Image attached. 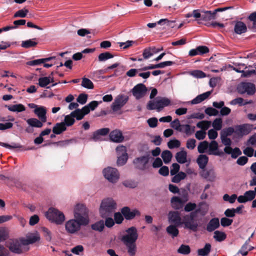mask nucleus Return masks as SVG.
Here are the masks:
<instances>
[{"label":"nucleus","instance_id":"obj_1","mask_svg":"<svg viewBox=\"0 0 256 256\" xmlns=\"http://www.w3.org/2000/svg\"><path fill=\"white\" fill-rule=\"evenodd\" d=\"M197 211L191 212L189 214H186L182 220L180 213L178 211H170L168 214V221L170 223L174 224L176 226L182 224L184 225V228L196 232L198 228V223L196 220H194Z\"/></svg>","mask_w":256,"mask_h":256},{"label":"nucleus","instance_id":"obj_2","mask_svg":"<svg viewBox=\"0 0 256 256\" xmlns=\"http://www.w3.org/2000/svg\"><path fill=\"white\" fill-rule=\"evenodd\" d=\"M126 234L121 238L122 242L126 246L128 252L130 256L136 254V242L138 238L137 229L134 226H132L126 230Z\"/></svg>","mask_w":256,"mask_h":256},{"label":"nucleus","instance_id":"obj_3","mask_svg":"<svg viewBox=\"0 0 256 256\" xmlns=\"http://www.w3.org/2000/svg\"><path fill=\"white\" fill-rule=\"evenodd\" d=\"M216 16L212 11L202 10V18L198 20V24H202L208 27L222 28L224 27V24L218 22L213 20L216 19Z\"/></svg>","mask_w":256,"mask_h":256},{"label":"nucleus","instance_id":"obj_4","mask_svg":"<svg viewBox=\"0 0 256 256\" xmlns=\"http://www.w3.org/2000/svg\"><path fill=\"white\" fill-rule=\"evenodd\" d=\"M116 208V204L112 198H107L102 200L100 212L102 218H105L112 215Z\"/></svg>","mask_w":256,"mask_h":256},{"label":"nucleus","instance_id":"obj_5","mask_svg":"<svg viewBox=\"0 0 256 256\" xmlns=\"http://www.w3.org/2000/svg\"><path fill=\"white\" fill-rule=\"evenodd\" d=\"M74 216L76 220L83 224V226H86L88 224V210L84 204H78L76 206L74 210Z\"/></svg>","mask_w":256,"mask_h":256},{"label":"nucleus","instance_id":"obj_6","mask_svg":"<svg viewBox=\"0 0 256 256\" xmlns=\"http://www.w3.org/2000/svg\"><path fill=\"white\" fill-rule=\"evenodd\" d=\"M46 216L51 222L62 224L65 220L64 214L58 210L50 208L46 213Z\"/></svg>","mask_w":256,"mask_h":256},{"label":"nucleus","instance_id":"obj_7","mask_svg":"<svg viewBox=\"0 0 256 256\" xmlns=\"http://www.w3.org/2000/svg\"><path fill=\"white\" fill-rule=\"evenodd\" d=\"M102 172L104 178L113 184L116 183L120 178L119 172L116 168L108 167L103 170Z\"/></svg>","mask_w":256,"mask_h":256},{"label":"nucleus","instance_id":"obj_8","mask_svg":"<svg viewBox=\"0 0 256 256\" xmlns=\"http://www.w3.org/2000/svg\"><path fill=\"white\" fill-rule=\"evenodd\" d=\"M8 246L9 250L11 252L17 254H20L28 250V248H26L25 245L23 244V242L22 241V238L19 240H12L9 243V246Z\"/></svg>","mask_w":256,"mask_h":256},{"label":"nucleus","instance_id":"obj_9","mask_svg":"<svg viewBox=\"0 0 256 256\" xmlns=\"http://www.w3.org/2000/svg\"><path fill=\"white\" fill-rule=\"evenodd\" d=\"M238 92L240 94H246L248 95H253L256 92V87L251 82H242L237 86Z\"/></svg>","mask_w":256,"mask_h":256},{"label":"nucleus","instance_id":"obj_10","mask_svg":"<svg viewBox=\"0 0 256 256\" xmlns=\"http://www.w3.org/2000/svg\"><path fill=\"white\" fill-rule=\"evenodd\" d=\"M253 128V125L249 124H244L235 126L234 133L240 137L249 134Z\"/></svg>","mask_w":256,"mask_h":256},{"label":"nucleus","instance_id":"obj_11","mask_svg":"<svg viewBox=\"0 0 256 256\" xmlns=\"http://www.w3.org/2000/svg\"><path fill=\"white\" fill-rule=\"evenodd\" d=\"M128 100V97L124 94L118 96L114 102L112 104V109L114 112H117L127 102Z\"/></svg>","mask_w":256,"mask_h":256},{"label":"nucleus","instance_id":"obj_12","mask_svg":"<svg viewBox=\"0 0 256 256\" xmlns=\"http://www.w3.org/2000/svg\"><path fill=\"white\" fill-rule=\"evenodd\" d=\"M121 212L126 220L134 219L136 216H140V212L137 209L134 208L132 210L128 206H124L121 210Z\"/></svg>","mask_w":256,"mask_h":256},{"label":"nucleus","instance_id":"obj_13","mask_svg":"<svg viewBox=\"0 0 256 256\" xmlns=\"http://www.w3.org/2000/svg\"><path fill=\"white\" fill-rule=\"evenodd\" d=\"M83 224H81L80 220H70L68 221L65 225L66 229L70 234H74L78 231L80 228L81 226Z\"/></svg>","mask_w":256,"mask_h":256},{"label":"nucleus","instance_id":"obj_14","mask_svg":"<svg viewBox=\"0 0 256 256\" xmlns=\"http://www.w3.org/2000/svg\"><path fill=\"white\" fill-rule=\"evenodd\" d=\"M147 90V88L144 84H138L134 87L132 92L136 99H140L144 96Z\"/></svg>","mask_w":256,"mask_h":256},{"label":"nucleus","instance_id":"obj_15","mask_svg":"<svg viewBox=\"0 0 256 256\" xmlns=\"http://www.w3.org/2000/svg\"><path fill=\"white\" fill-rule=\"evenodd\" d=\"M110 128H107L98 130L93 132L92 136L90 140L94 142L102 140V138L101 136H106L110 132Z\"/></svg>","mask_w":256,"mask_h":256},{"label":"nucleus","instance_id":"obj_16","mask_svg":"<svg viewBox=\"0 0 256 256\" xmlns=\"http://www.w3.org/2000/svg\"><path fill=\"white\" fill-rule=\"evenodd\" d=\"M256 197V194L254 190H248L245 192L244 195L240 196L238 198V201L240 203H245L253 200Z\"/></svg>","mask_w":256,"mask_h":256},{"label":"nucleus","instance_id":"obj_17","mask_svg":"<svg viewBox=\"0 0 256 256\" xmlns=\"http://www.w3.org/2000/svg\"><path fill=\"white\" fill-rule=\"evenodd\" d=\"M208 154L214 156H222L223 154L222 152H218V143L214 140H212L210 144L208 143Z\"/></svg>","mask_w":256,"mask_h":256},{"label":"nucleus","instance_id":"obj_18","mask_svg":"<svg viewBox=\"0 0 256 256\" xmlns=\"http://www.w3.org/2000/svg\"><path fill=\"white\" fill-rule=\"evenodd\" d=\"M109 136L110 140L116 142H122L124 139L122 132L120 130H117L111 132Z\"/></svg>","mask_w":256,"mask_h":256},{"label":"nucleus","instance_id":"obj_19","mask_svg":"<svg viewBox=\"0 0 256 256\" xmlns=\"http://www.w3.org/2000/svg\"><path fill=\"white\" fill-rule=\"evenodd\" d=\"M174 22L175 20H170L167 18H164L160 20L156 23H148L147 24V26L150 28H153L156 26V24H166V26L173 28L174 26Z\"/></svg>","mask_w":256,"mask_h":256},{"label":"nucleus","instance_id":"obj_20","mask_svg":"<svg viewBox=\"0 0 256 256\" xmlns=\"http://www.w3.org/2000/svg\"><path fill=\"white\" fill-rule=\"evenodd\" d=\"M200 172V176L204 178L214 181L216 178L214 170L213 168L206 170L205 168Z\"/></svg>","mask_w":256,"mask_h":256},{"label":"nucleus","instance_id":"obj_21","mask_svg":"<svg viewBox=\"0 0 256 256\" xmlns=\"http://www.w3.org/2000/svg\"><path fill=\"white\" fill-rule=\"evenodd\" d=\"M170 202L172 207L175 210H178L183 207L185 202L180 197L174 196L171 198Z\"/></svg>","mask_w":256,"mask_h":256},{"label":"nucleus","instance_id":"obj_22","mask_svg":"<svg viewBox=\"0 0 256 256\" xmlns=\"http://www.w3.org/2000/svg\"><path fill=\"white\" fill-rule=\"evenodd\" d=\"M220 226V220L217 218H212L208 224L206 230L208 232H212L218 228Z\"/></svg>","mask_w":256,"mask_h":256},{"label":"nucleus","instance_id":"obj_23","mask_svg":"<svg viewBox=\"0 0 256 256\" xmlns=\"http://www.w3.org/2000/svg\"><path fill=\"white\" fill-rule=\"evenodd\" d=\"M40 240V237L38 234H31L27 236L26 238H22V241L23 244L26 247L29 244H34Z\"/></svg>","mask_w":256,"mask_h":256},{"label":"nucleus","instance_id":"obj_24","mask_svg":"<svg viewBox=\"0 0 256 256\" xmlns=\"http://www.w3.org/2000/svg\"><path fill=\"white\" fill-rule=\"evenodd\" d=\"M34 112L42 122H46V110L44 106L36 108L34 110Z\"/></svg>","mask_w":256,"mask_h":256},{"label":"nucleus","instance_id":"obj_25","mask_svg":"<svg viewBox=\"0 0 256 256\" xmlns=\"http://www.w3.org/2000/svg\"><path fill=\"white\" fill-rule=\"evenodd\" d=\"M247 30L246 24L242 22L238 21L236 22L234 31L235 33L238 34H241L245 33Z\"/></svg>","mask_w":256,"mask_h":256},{"label":"nucleus","instance_id":"obj_26","mask_svg":"<svg viewBox=\"0 0 256 256\" xmlns=\"http://www.w3.org/2000/svg\"><path fill=\"white\" fill-rule=\"evenodd\" d=\"M170 104V100L167 98L163 97L156 100V105L158 106V112H160L164 108L169 106Z\"/></svg>","mask_w":256,"mask_h":256},{"label":"nucleus","instance_id":"obj_27","mask_svg":"<svg viewBox=\"0 0 256 256\" xmlns=\"http://www.w3.org/2000/svg\"><path fill=\"white\" fill-rule=\"evenodd\" d=\"M211 94V92L208 91L204 92L202 94L198 95L192 100L190 101V103L192 104H196L200 103L202 101L208 98Z\"/></svg>","mask_w":256,"mask_h":256},{"label":"nucleus","instance_id":"obj_28","mask_svg":"<svg viewBox=\"0 0 256 256\" xmlns=\"http://www.w3.org/2000/svg\"><path fill=\"white\" fill-rule=\"evenodd\" d=\"M208 162V157L206 154H200L197 158L198 164L201 169L206 168Z\"/></svg>","mask_w":256,"mask_h":256},{"label":"nucleus","instance_id":"obj_29","mask_svg":"<svg viewBox=\"0 0 256 256\" xmlns=\"http://www.w3.org/2000/svg\"><path fill=\"white\" fill-rule=\"evenodd\" d=\"M8 109L12 112H20L26 110V107L24 105L21 104H11L9 106H6Z\"/></svg>","mask_w":256,"mask_h":256},{"label":"nucleus","instance_id":"obj_30","mask_svg":"<svg viewBox=\"0 0 256 256\" xmlns=\"http://www.w3.org/2000/svg\"><path fill=\"white\" fill-rule=\"evenodd\" d=\"M66 130V127L64 122L56 123L52 128V132L56 134H60Z\"/></svg>","mask_w":256,"mask_h":256},{"label":"nucleus","instance_id":"obj_31","mask_svg":"<svg viewBox=\"0 0 256 256\" xmlns=\"http://www.w3.org/2000/svg\"><path fill=\"white\" fill-rule=\"evenodd\" d=\"M27 124L31 127L40 128L43 126V123L41 120L36 118H30L26 120Z\"/></svg>","mask_w":256,"mask_h":256},{"label":"nucleus","instance_id":"obj_32","mask_svg":"<svg viewBox=\"0 0 256 256\" xmlns=\"http://www.w3.org/2000/svg\"><path fill=\"white\" fill-rule=\"evenodd\" d=\"M176 226L174 225H170L166 228V231L168 234L170 235L172 238L176 237L178 234L179 230L176 228Z\"/></svg>","mask_w":256,"mask_h":256},{"label":"nucleus","instance_id":"obj_33","mask_svg":"<svg viewBox=\"0 0 256 256\" xmlns=\"http://www.w3.org/2000/svg\"><path fill=\"white\" fill-rule=\"evenodd\" d=\"M254 248V247L250 246L248 241H246V242L242 246L241 248L239 250L238 254H240L242 256H246L248 254L249 251Z\"/></svg>","mask_w":256,"mask_h":256},{"label":"nucleus","instance_id":"obj_34","mask_svg":"<svg viewBox=\"0 0 256 256\" xmlns=\"http://www.w3.org/2000/svg\"><path fill=\"white\" fill-rule=\"evenodd\" d=\"M187 154L186 151L178 152L176 155V158L180 164H184L186 162Z\"/></svg>","mask_w":256,"mask_h":256},{"label":"nucleus","instance_id":"obj_35","mask_svg":"<svg viewBox=\"0 0 256 256\" xmlns=\"http://www.w3.org/2000/svg\"><path fill=\"white\" fill-rule=\"evenodd\" d=\"M199 205H200V206L204 205V206L202 207L199 208H198V209H196L194 212H196L197 211V212L196 213V215L194 216V220H196V218L197 217V215H198V213H199V212L200 213V214L202 216H205L207 214V212H208V206L206 202H202L200 203Z\"/></svg>","mask_w":256,"mask_h":256},{"label":"nucleus","instance_id":"obj_36","mask_svg":"<svg viewBox=\"0 0 256 256\" xmlns=\"http://www.w3.org/2000/svg\"><path fill=\"white\" fill-rule=\"evenodd\" d=\"M91 228L92 230L98 232H102L104 228V220H100L91 225Z\"/></svg>","mask_w":256,"mask_h":256},{"label":"nucleus","instance_id":"obj_37","mask_svg":"<svg viewBox=\"0 0 256 256\" xmlns=\"http://www.w3.org/2000/svg\"><path fill=\"white\" fill-rule=\"evenodd\" d=\"M213 237L216 241L220 242L226 239V234L224 232L216 230Z\"/></svg>","mask_w":256,"mask_h":256},{"label":"nucleus","instance_id":"obj_38","mask_svg":"<svg viewBox=\"0 0 256 256\" xmlns=\"http://www.w3.org/2000/svg\"><path fill=\"white\" fill-rule=\"evenodd\" d=\"M211 245L208 243L206 244L204 248L198 249V255L200 256H207L210 251Z\"/></svg>","mask_w":256,"mask_h":256},{"label":"nucleus","instance_id":"obj_39","mask_svg":"<svg viewBox=\"0 0 256 256\" xmlns=\"http://www.w3.org/2000/svg\"><path fill=\"white\" fill-rule=\"evenodd\" d=\"M161 156L165 164H168L170 162L172 156V152L170 150H166L162 152Z\"/></svg>","mask_w":256,"mask_h":256},{"label":"nucleus","instance_id":"obj_40","mask_svg":"<svg viewBox=\"0 0 256 256\" xmlns=\"http://www.w3.org/2000/svg\"><path fill=\"white\" fill-rule=\"evenodd\" d=\"M186 176V173L182 172H180L174 175V176L172 178V182L174 183H178L181 180L184 179Z\"/></svg>","mask_w":256,"mask_h":256},{"label":"nucleus","instance_id":"obj_41","mask_svg":"<svg viewBox=\"0 0 256 256\" xmlns=\"http://www.w3.org/2000/svg\"><path fill=\"white\" fill-rule=\"evenodd\" d=\"M149 159L150 158L148 156H144L136 158L134 160V164H136L140 162H142L143 163V166H145L146 164L148 162Z\"/></svg>","mask_w":256,"mask_h":256},{"label":"nucleus","instance_id":"obj_42","mask_svg":"<svg viewBox=\"0 0 256 256\" xmlns=\"http://www.w3.org/2000/svg\"><path fill=\"white\" fill-rule=\"evenodd\" d=\"M34 40H35V38H34ZM33 40H34V39H32V40L30 39L28 40L22 41V44H21V46L22 48H30L32 47H34L37 45L38 42L34 41Z\"/></svg>","mask_w":256,"mask_h":256},{"label":"nucleus","instance_id":"obj_43","mask_svg":"<svg viewBox=\"0 0 256 256\" xmlns=\"http://www.w3.org/2000/svg\"><path fill=\"white\" fill-rule=\"evenodd\" d=\"M182 128L184 130L182 132H184L188 136L192 135L195 130V127L194 126H191L188 124H182Z\"/></svg>","mask_w":256,"mask_h":256},{"label":"nucleus","instance_id":"obj_44","mask_svg":"<svg viewBox=\"0 0 256 256\" xmlns=\"http://www.w3.org/2000/svg\"><path fill=\"white\" fill-rule=\"evenodd\" d=\"M81 85L82 86L88 89H93L94 88L92 82L90 79L86 78H82Z\"/></svg>","mask_w":256,"mask_h":256},{"label":"nucleus","instance_id":"obj_45","mask_svg":"<svg viewBox=\"0 0 256 256\" xmlns=\"http://www.w3.org/2000/svg\"><path fill=\"white\" fill-rule=\"evenodd\" d=\"M114 56L110 52H102L98 55V59L100 62H104L107 60L114 58Z\"/></svg>","mask_w":256,"mask_h":256},{"label":"nucleus","instance_id":"obj_46","mask_svg":"<svg viewBox=\"0 0 256 256\" xmlns=\"http://www.w3.org/2000/svg\"><path fill=\"white\" fill-rule=\"evenodd\" d=\"M64 124H66V126H70L74 124L75 122V120L74 116H72V112L68 115H66L64 117Z\"/></svg>","mask_w":256,"mask_h":256},{"label":"nucleus","instance_id":"obj_47","mask_svg":"<svg viewBox=\"0 0 256 256\" xmlns=\"http://www.w3.org/2000/svg\"><path fill=\"white\" fill-rule=\"evenodd\" d=\"M208 142L206 141H203L200 142L198 146V150L199 153L203 154L206 152V150L208 148Z\"/></svg>","mask_w":256,"mask_h":256},{"label":"nucleus","instance_id":"obj_48","mask_svg":"<svg viewBox=\"0 0 256 256\" xmlns=\"http://www.w3.org/2000/svg\"><path fill=\"white\" fill-rule=\"evenodd\" d=\"M211 122L208 120H202L197 123L196 126L198 128H202V130H206L210 126Z\"/></svg>","mask_w":256,"mask_h":256},{"label":"nucleus","instance_id":"obj_49","mask_svg":"<svg viewBox=\"0 0 256 256\" xmlns=\"http://www.w3.org/2000/svg\"><path fill=\"white\" fill-rule=\"evenodd\" d=\"M170 126L178 131H184V130L182 128V125L180 124L178 118H176L171 122Z\"/></svg>","mask_w":256,"mask_h":256},{"label":"nucleus","instance_id":"obj_50","mask_svg":"<svg viewBox=\"0 0 256 256\" xmlns=\"http://www.w3.org/2000/svg\"><path fill=\"white\" fill-rule=\"evenodd\" d=\"M178 252L182 254L186 255L190 252V248L188 245L182 244L178 250Z\"/></svg>","mask_w":256,"mask_h":256},{"label":"nucleus","instance_id":"obj_51","mask_svg":"<svg viewBox=\"0 0 256 256\" xmlns=\"http://www.w3.org/2000/svg\"><path fill=\"white\" fill-rule=\"evenodd\" d=\"M235 130L232 127H228L224 128L222 130L220 133V136L223 137H227L231 136L233 133H234Z\"/></svg>","mask_w":256,"mask_h":256},{"label":"nucleus","instance_id":"obj_52","mask_svg":"<svg viewBox=\"0 0 256 256\" xmlns=\"http://www.w3.org/2000/svg\"><path fill=\"white\" fill-rule=\"evenodd\" d=\"M72 116H74V118H76V120H82L84 116L82 113V110L79 108H77L72 112Z\"/></svg>","mask_w":256,"mask_h":256},{"label":"nucleus","instance_id":"obj_53","mask_svg":"<svg viewBox=\"0 0 256 256\" xmlns=\"http://www.w3.org/2000/svg\"><path fill=\"white\" fill-rule=\"evenodd\" d=\"M38 85L41 88H44L50 84L49 78L48 76L41 77L38 78Z\"/></svg>","mask_w":256,"mask_h":256},{"label":"nucleus","instance_id":"obj_54","mask_svg":"<svg viewBox=\"0 0 256 256\" xmlns=\"http://www.w3.org/2000/svg\"><path fill=\"white\" fill-rule=\"evenodd\" d=\"M28 10L27 9L23 8L17 11L14 15V18H24L26 17Z\"/></svg>","mask_w":256,"mask_h":256},{"label":"nucleus","instance_id":"obj_55","mask_svg":"<svg viewBox=\"0 0 256 256\" xmlns=\"http://www.w3.org/2000/svg\"><path fill=\"white\" fill-rule=\"evenodd\" d=\"M128 159V155L122 156L118 155L117 164L118 166H123L127 162Z\"/></svg>","mask_w":256,"mask_h":256},{"label":"nucleus","instance_id":"obj_56","mask_svg":"<svg viewBox=\"0 0 256 256\" xmlns=\"http://www.w3.org/2000/svg\"><path fill=\"white\" fill-rule=\"evenodd\" d=\"M196 204L189 202L185 205L184 208V210L186 212H194V210H196Z\"/></svg>","mask_w":256,"mask_h":256},{"label":"nucleus","instance_id":"obj_57","mask_svg":"<svg viewBox=\"0 0 256 256\" xmlns=\"http://www.w3.org/2000/svg\"><path fill=\"white\" fill-rule=\"evenodd\" d=\"M180 146V142L178 140H170L168 142V146L169 148L172 149L175 148H178Z\"/></svg>","mask_w":256,"mask_h":256},{"label":"nucleus","instance_id":"obj_58","mask_svg":"<svg viewBox=\"0 0 256 256\" xmlns=\"http://www.w3.org/2000/svg\"><path fill=\"white\" fill-rule=\"evenodd\" d=\"M190 74L196 78H204L206 76V74L200 70H194L192 71Z\"/></svg>","mask_w":256,"mask_h":256},{"label":"nucleus","instance_id":"obj_59","mask_svg":"<svg viewBox=\"0 0 256 256\" xmlns=\"http://www.w3.org/2000/svg\"><path fill=\"white\" fill-rule=\"evenodd\" d=\"M222 118H216L214 120L212 126L216 130H219L222 128Z\"/></svg>","mask_w":256,"mask_h":256},{"label":"nucleus","instance_id":"obj_60","mask_svg":"<svg viewBox=\"0 0 256 256\" xmlns=\"http://www.w3.org/2000/svg\"><path fill=\"white\" fill-rule=\"evenodd\" d=\"M116 152L117 155L125 156L128 155L126 148L123 145H120L116 147Z\"/></svg>","mask_w":256,"mask_h":256},{"label":"nucleus","instance_id":"obj_61","mask_svg":"<svg viewBox=\"0 0 256 256\" xmlns=\"http://www.w3.org/2000/svg\"><path fill=\"white\" fill-rule=\"evenodd\" d=\"M236 198L237 196L235 194H234L231 196H230L228 194H225L223 196V199L224 201H228L230 204H233L235 202Z\"/></svg>","mask_w":256,"mask_h":256},{"label":"nucleus","instance_id":"obj_62","mask_svg":"<svg viewBox=\"0 0 256 256\" xmlns=\"http://www.w3.org/2000/svg\"><path fill=\"white\" fill-rule=\"evenodd\" d=\"M124 216L119 212H116L114 214V220L116 224H120L124 220Z\"/></svg>","mask_w":256,"mask_h":256},{"label":"nucleus","instance_id":"obj_63","mask_svg":"<svg viewBox=\"0 0 256 256\" xmlns=\"http://www.w3.org/2000/svg\"><path fill=\"white\" fill-rule=\"evenodd\" d=\"M88 96V94H80L76 99L77 102L82 104H84L87 101Z\"/></svg>","mask_w":256,"mask_h":256},{"label":"nucleus","instance_id":"obj_64","mask_svg":"<svg viewBox=\"0 0 256 256\" xmlns=\"http://www.w3.org/2000/svg\"><path fill=\"white\" fill-rule=\"evenodd\" d=\"M233 222V220L227 218H222L220 220V224L224 227L230 226Z\"/></svg>","mask_w":256,"mask_h":256}]
</instances>
